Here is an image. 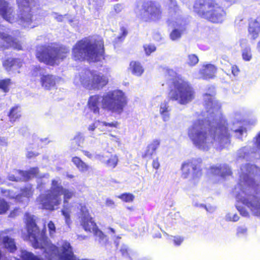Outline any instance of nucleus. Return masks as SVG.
<instances>
[{
  "instance_id": "nucleus-1",
  "label": "nucleus",
  "mask_w": 260,
  "mask_h": 260,
  "mask_svg": "<svg viewBox=\"0 0 260 260\" xmlns=\"http://www.w3.org/2000/svg\"><path fill=\"white\" fill-rule=\"evenodd\" d=\"M205 122L203 119H197L188 128V136L196 147L207 151L209 149L210 143L213 144L217 141L219 143L230 142L231 135L226 120L220 119L215 126L210 127L208 134Z\"/></svg>"
},
{
  "instance_id": "nucleus-2",
  "label": "nucleus",
  "mask_w": 260,
  "mask_h": 260,
  "mask_svg": "<svg viewBox=\"0 0 260 260\" xmlns=\"http://www.w3.org/2000/svg\"><path fill=\"white\" fill-rule=\"evenodd\" d=\"M51 187L45 193L40 194L36 201L40 205V208L50 211L57 209L61 203V196L63 195V201L68 204L69 200L75 196V192L69 189L66 188L57 180H51Z\"/></svg>"
},
{
  "instance_id": "nucleus-3",
  "label": "nucleus",
  "mask_w": 260,
  "mask_h": 260,
  "mask_svg": "<svg viewBox=\"0 0 260 260\" xmlns=\"http://www.w3.org/2000/svg\"><path fill=\"white\" fill-rule=\"evenodd\" d=\"M167 72L173 76L169 86V101H177L181 105L191 102L195 98L196 92L190 83L173 70H168Z\"/></svg>"
},
{
  "instance_id": "nucleus-4",
  "label": "nucleus",
  "mask_w": 260,
  "mask_h": 260,
  "mask_svg": "<svg viewBox=\"0 0 260 260\" xmlns=\"http://www.w3.org/2000/svg\"><path fill=\"white\" fill-rule=\"evenodd\" d=\"M193 13L212 23H221L225 20L226 12L217 0H195L192 6Z\"/></svg>"
},
{
  "instance_id": "nucleus-5",
  "label": "nucleus",
  "mask_w": 260,
  "mask_h": 260,
  "mask_svg": "<svg viewBox=\"0 0 260 260\" xmlns=\"http://www.w3.org/2000/svg\"><path fill=\"white\" fill-rule=\"evenodd\" d=\"M104 53L103 46H99L97 41L84 38L77 41L74 46L72 57L75 60L97 62L103 57Z\"/></svg>"
},
{
  "instance_id": "nucleus-6",
  "label": "nucleus",
  "mask_w": 260,
  "mask_h": 260,
  "mask_svg": "<svg viewBox=\"0 0 260 260\" xmlns=\"http://www.w3.org/2000/svg\"><path fill=\"white\" fill-rule=\"evenodd\" d=\"M237 185L240 190L251 189L252 193L247 194L241 199L242 203L249 208L252 215L260 216V190H257L258 184L254 179L250 177L249 174L242 173L239 176Z\"/></svg>"
},
{
  "instance_id": "nucleus-7",
  "label": "nucleus",
  "mask_w": 260,
  "mask_h": 260,
  "mask_svg": "<svg viewBox=\"0 0 260 260\" xmlns=\"http://www.w3.org/2000/svg\"><path fill=\"white\" fill-rule=\"evenodd\" d=\"M69 53L70 49L63 45H42L37 47L35 55L39 62L54 66L57 64V60L64 59Z\"/></svg>"
},
{
  "instance_id": "nucleus-8",
  "label": "nucleus",
  "mask_w": 260,
  "mask_h": 260,
  "mask_svg": "<svg viewBox=\"0 0 260 260\" xmlns=\"http://www.w3.org/2000/svg\"><path fill=\"white\" fill-rule=\"evenodd\" d=\"M127 104L126 98L124 93L119 90L107 92L103 96L102 108L112 112L121 113Z\"/></svg>"
},
{
  "instance_id": "nucleus-9",
  "label": "nucleus",
  "mask_w": 260,
  "mask_h": 260,
  "mask_svg": "<svg viewBox=\"0 0 260 260\" xmlns=\"http://www.w3.org/2000/svg\"><path fill=\"white\" fill-rule=\"evenodd\" d=\"M80 81L83 87L89 90H99L107 85L108 78L95 71L85 70L80 76Z\"/></svg>"
},
{
  "instance_id": "nucleus-10",
  "label": "nucleus",
  "mask_w": 260,
  "mask_h": 260,
  "mask_svg": "<svg viewBox=\"0 0 260 260\" xmlns=\"http://www.w3.org/2000/svg\"><path fill=\"white\" fill-rule=\"evenodd\" d=\"M142 19L146 22H155L160 20L162 15L161 5L154 1H145L142 5Z\"/></svg>"
},
{
  "instance_id": "nucleus-11",
  "label": "nucleus",
  "mask_w": 260,
  "mask_h": 260,
  "mask_svg": "<svg viewBox=\"0 0 260 260\" xmlns=\"http://www.w3.org/2000/svg\"><path fill=\"white\" fill-rule=\"evenodd\" d=\"M25 223L27 234L23 237L24 240L30 241L32 247L35 249L41 248V244L38 239L40 229L36 224L35 219L33 216L27 214Z\"/></svg>"
},
{
  "instance_id": "nucleus-12",
  "label": "nucleus",
  "mask_w": 260,
  "mask_h": 260,
  "mask_svg": "<svg viewBox=\"0 0 260 260\" xmlns=\"http://www.w3.org/2000/svg\"><path fill=\"white\" fill-rule=\"evenodd\" d=\"M19 16V19L22 22H32V10L34 8L39 6L38 0H16Z\"/></svg>"
},
{
  "instance_id": "nucleus-13",
  "label": "nucleus",
  "mask_w": 260,
  "mask_h": 260,
  "mask_svg": "<svg viewBox=\"0 0 260 260\" xmlns=\"http://www.w3.org/2000/svg\"><path fill=\"white\" fill-rule=\"evenodd\" d=\"M201 161L196 158H192L184 162L181 166L182 175L186 178L192 172L193 178L200 177L202 174L201 167Z\"/></svg>"
},
{
  "instance_id": "nucleus-14",
  "label": "nucleus",
  "mask_w": 260,
  "mask_h": 260,
  "mask_svg": "<svg viewBox=\"0 0 260 260\" xmlns=\"http://www.w3.org/2000/svg\"><path fill=\"white\" fill-rule=\"evenodd\" d=\"M12 48L17 51L23 50L20 41L4 32H0V50H5Z\"/></svg>"
},
{
  "instance_id": "nucleus-15",
  "label": "nucleus",
  "mask_w": 260,
  "mask_h": 260,
  "mask_svg": "<svg viewBox=\"0 0 260 260\" xmlns=\"http://www.w3.org/2000/svg\"><path fill=\"white\" fill-rule=\"evenodd\" d=\"M12 229H7L0 231V240L5 249L10 253H14L17 249L15 239L12 237Z\"/></svg>"
},
{
  "instance_id": "nucleus-16",
  "label": "nucleus",
  "mask_w": 260,
  "mask_h": 260,
  "mask_svg": "<svg viewBox=\"0 0 260 260\" xmlns=\"http://www.w3.org/2000/svg\"><path fill=\"white\" fill-rule=\"evenodd\" d=\"M0 15L4 20L11 23L16 19L14 9L4 0L0 1Z\"/></svg>"
},
{
  "instance_id": "nucleus-17",
  "label": "nucleus",
  "mask_w": 260,
  "mask_h": 260,
  "mask_svg": "<svg viewBox=\"0 0 260 260\" xmlns=\"http://www.w3.org/2000/svg\"><path fill=\"white\" fill-rule=\"evenodd\" d=\"M217 68L213 64L207 63L204 64L199 71L201 78L204 80H210L215 77Z\"/></svg>"
},
{
  "instance_id": "nucleus-18",
  "label": "nucleus",
  "mask_w": 260,
  "mask_h": 260,
  "mask_svg": "<svg viewBox=\"0 0 260 260\" xmlns=\"http://www.w3.org/2000/svg\"><path fill=\"white\" fill-rule=\"evenodd\" d=\"M260 32V18L251 20L249 22L248 27V36L251 40L258 38Z\"/></svg>"
},
{
  "instance_id": "nucleus-19",
  "label": "nucleus",
  "mask_w": 260,
  "mask_h": 260,
  "mask_svg": "<svg viewBox=\"0 0 260 260\" xmlns=\"http://www.w3.org/2000/svg\"><path fill=\"white\" fill-rule=\"evenodd\" d=\"M41 86L46 90H51L56 85V77L52 74H42L40 76Z\"/></svg>"
},
{
  "instance_id": "nucleus-20",
  "label": "nucleus",
  "mask_w": 260,
  "mask_h": 260,
  "mask_svg": "<svg viewBox=\"0 0 260 260\" xmlns=\"http://www.w3.org/2000/svg\"><path fill=\"white\" fill-rule=\"evenodd\" d=\"M160 145V141L159 140H154L151 143L148 145L146 150L142 154V157L143 158H151L153 155L155 153V151Z\"/></svg>"
},
{
  "instance_id": "nucleus-21",
  "label": "nucleus",
  "mask_w": 260,
  "mask_h": 260,
  "mask_svg": "<svg viewBox=\"0 0 260 260\" xmlns=\"http://www.w3.org/2000/svg\"><path fill=\"white\" fill-rule=\"evenodd\" d=\"M205 107L208 112L219 108L218 103L215 100L214 96L208 93L204 94Z\"/></svg>"
},
{
  "instance_id": "nucleus-22",
  "label": "nucleus",
  "mask_w": 260,
  "mask_h": 260,
  "mask_svg": "<svg viewBox=\"0 0 260 260\" xmlns=\"http://www.w3.org/2000/svg\"><path fill=\"white\" fill-rule=\"evenodd\" d=\"M10 122L14 123L21 117V109L19 105L13 106L7 114Z\"/></svg>"
},
{
  "instance_id": "nucleus-23",
  "label": "nucleus",
  "mask_w": 260,
  "mask_h": 260,
  "mask_svg": "<svg viewBox=\"0 0 260 260\" xmlns=\"http://www.w3.org/2000/svg\"><path fill=\"white\" fill-rule=\"evenodd\" d=\"M100 99V97L99 95H94L90 96L88 101V108L95 114H99L100 112L99 107Z\"/></svg>"
},
{
  "instance_id": "nucleus-24",
  "label": "nucleus",
  "mask_w": 260,
  "mask_h": 260,
  "mask_svg": "<svg viewBox=\"0 0 260 260\" xmlns=\"http://www.w3.org/2000/svg\"><path fill=\"white\" fill-rule=\"evenodd\" d=\"M80 223L84 230L86 232H91V230L96 225L91 216L81 218Z\"/></svg>"
},
{
  "instance_id": "nucleus-25",
  "label": "nucleus",
  "mask_w": 260,
  "mask_h": 260,
  "mask_svg": "<svg viewBox=\"0 0 260 260\" xmlns=\"http://www.w3.org/2000/svg\"><path fill=\"white\" fill-rule=\"evenodd\" d=\"M129 69L133 75L137 76H141L144 71L140 62L137 61H131Z\"/></svg>"
},
{
  "instance_id": "nucleus-26",
  "label": "nucleus",
  "mask_w": 260,
  "mask_h": 260,
  "mask_svg": "<svg viewBox=\"0 0 260 260\" xmlns=\"http://www.w3.org/2000/svg\"><path fill=\"white\" fill-rule=\"evenodd\" d=\"M3 65L6 70H10L15 66L20 68L22 66V63L19 58H8L4 61Z\"/></svg>"
},
{
  "instance_id": "nucleus-27",
  "label": "nucleus",
  "mask_w": 260,
  "mask_h": 260,
  "mask_svg": "<svg viewBox=\"0 0 260 260\" xmlns=\"http://www.w3.org/2000/svg\"><path fill=\"white\" fill-rule=\"evenodd\" d=\"M72 161L81 172L86 171L89 169L88 166L78 156L73 157L72 158Z\"/></svg>"
},
{
  "instance_id": "nucleus-28",
  "label": "nucleus",
  "mask_w": 260,
  "mask_h": 260,
  "mask_svg": "<svg viewBox=\"0 0 260 260\" xmlns=\"http://www.w3.org/2000/svg\"><path fill=\"white\" fill-rule=\"evenodd\" d=\"M34 191L31 186H25L20 189V193L17 196V198L21 199L22 197H25L29 199L32 196Z\"/></svg>"
},
{
  "instance_id": "nucleus-29",
  "label": "nucleus",
  "mask_w": 260,
  "mask_h": 260,
  "mask_svg": "<svg viewBox=\"0 0 260 260\" xmlns=\"http://www.w3.org/2000/svg\"><path fill=\"white\" fill-rule=\"evenodd\" d=\"M169 111L168 102H165L160 105L159 113L165 121L168 120L169 119Z\"/></svg>"
},
{
  "instance_id": "nucleus-30",
  "label": "nucleus",
  "mask_w": 260,
  "mask_h": 260,
  "mask_svg": "<svg viewBox=\"0 0 260 260\" xmlns=\"http://www.w3.org/2000/svg\"><path fill=\"white\" fill-rule=\"evenodd\" d=\"M59 249L58 247L54 245H52L50 246L48 251L47 252L48 255V260H53V259L56 258L58 257L59 260H61L59 258L60 254L58 253Z\"/></svg>"
},
{
  "instance_id": "nucleus-31",
  "label": "nucleus",
  "mask_w": 260,
  "mask_h": 260,
  "mask_svg": "<svg viewBox=\"0 0 260 260\" xmlns=\"http://www.w3.org/2000/svg\"><path fill=\"white\" fill-rule=\"evenodd\" d=\"M20 257L22 260H44L39 256L35 255L33 253L25 250L21 251ZM17 260L20 259H18Z\"/></svg>"
},
{
  "instance_id": "nucleus-32",
  "label": "nucleus",
  "mask_w": 260,
  "mask_h": 260,
  "mask_svg": "<svg viewBox=\"0 0 260 260\" xmlns=\"http://www.w3.org/2000/svg\"><path fill=\"white\" fill-rule=\"evenodd\" d=\"M118 161V156L116 154H112L106 161V165L108 168L114 169L117 165Z\"/></svg>"
},
{
  "instance_id": "nucleus-33",
  "label": "nucleus",
  "mask_w": 260,
  "mask_h": 260,
  "mask_svg": "<svg viewBox=\"0 0 260 260\" xmlns=\"http://www.w3.org/2000/svg\"><path fill=\"white\" fill-rule=\"evenodd\" d=\"M11 83V80L10 78L0 80V89L5 93L8 92Z\"/></svg>"
},
{
  "instance_id": "nucleus-34",
  "label": "nucleus",
  "mask_w": 260,
  "mask_h": 260,
  "mask_svg": "<svg viewBox=\"0 0 260 260\" xmlns=\"http://www.w3.org/2000/svg\"><path fill=\"white\" fill-rule=\"evenodd\" d=\"M10 209V205L4 199L0 198V215L6 214Z\"/></svg>"
},
{
  "instance_id": "nucleus-35",
  "label": "nucleus",
  "mask_w": 260,
  "mask_h": 260,
  "mask_svg": "<svg viewBox=\"0 0 260 260\" xmlns=\"http://www.w3.org/2000/svg\"><path fill=\"white\" fill-rule=\"evenodd\" d=\"M118 198L125 202H133L135 196L131 193H123L118 196Z\"/></svg>"
},
{
  "instance_id": "nucleus-36",
  "label": "nucleus",
  "mask_w": 260,
  "mask_h": 260,
  "mask_svg": "<svg viewBox=\"0 0 260 260\" xmlns=\"http://www.w3.org/2000/svg\"><path fill=\"white\" fill-rule=\"evenodd\" d=\"M182 30L175 28L170 34V38L173 41L180 39L182 36Z\"/></svg>"
},
{
  "instance_id": "nucleus-37",
  "label": "nucleus",
  "mask_w": 260,
  "mask_h": 260,
  "mask_svg": "<svg viewBox=\"0 0 260 260\" xmlns=\"http://www.w3.org/2000/svg\"><path fill=\"white\" fill-rule=\"evenodd\" d=\"M145 53L147 56L150 55L152 53L155 51L156 46L153 44H145L143 45Z\"/></svg>"
},
{
  "instance_id": "nucleus-38",
  "label": "nucleus",
  "mask_w": 260,
  "mask_h": 260,
  "mask_svg": "<svg viewBox=\"0 0 260 260\" xmlns=\"http://www.w3.org/2000/svg\"><path fill=\"white\" fill-rule=\"evenodd\" d=\"M188 64L190 66H194L199 62L198 57L194 54H191L188 55Z\"/></svg>"
},
{
  "instance_id": "nucleus-39",
  "label": "nucleus",
  "mask_w": 260,
  "mask_h": 260,
  "mask_svg": "<svg viewBox=\"0 0 260 260\" xmlns=\"http://www.w3.org/2000/svg\"><path fill=\"white\" fill-rule=\"evenodd\" d=\"M80 213L81 219L83 217L90 216V213L88 209L85 205L80 204Z\"/></svg>"
},
{
  "instance_id": "nucleus-40",
  "label": "nucleus",
  "mask_w": 260,
  "mask_h": 260,
  "mask_svg": "<svg viewBox=\"0 0 260 260\" xmlns=\"http://www.w3.org/2000/svg\"><path fill=\"white\" fill-rule=\"evenodd\" d=\"M242 58L245 61H249L252 57L251 50L249 47L245 48L242 53Z\"/></svg>"
},
{
  "instance_id": "nucleus-41",
  "label": "nucleus",
  "mask_w": 260,
  "mask_h": 260,
  "mask_svg": "<svg viewBox=\"0 0 260 260\" xmlns=\"http://www.w3.org/2000/svg\"><path fill=\"white\" fill-rule=\"evenodd\" d=\"M218 169L221 172L222 176H230L232 174L231 170L228 166H224L223 167H220Z\"/></svg>"
},
{
  "instance_id": "nucleus-42",
  "label": "nucleus",
  "mask_w": 260,
  "mask_h": 260,
  "mask_svg": "<svg viewBox=\"0 0 260 260\" xmlns=\"http://www.w3.org/2000/svg\"><path fill=\"white\" fill-rule=\"evenodd\" d=\"M49 234L50 237H53L56 233V227L52 221H49L48 223Z\"/></svg>"
},
{
  "instance_id": "nucleus-43",
  "label": "nucleus",
  "mask_w": 260,
  "mask_h": 260,
  "mask_svg": "<svg viewBox=\"0 0 260 260\" xmlns=\"http://www.w3.org/2000/svg\"><path fill=\"white\" fill-rule=\"evenodd\" d=\"M91 231L93 232L95 236L98 237L101 239H104L106 238V235L98 228L97 225Z\"/></svg>"
},
{
  "instance_id": "nucleus-44",
  "label": "nucleus",
  "mask_w": 260,
  "mask_h": 260,
  "mask_svg": "<svg viewBox=\"0 0 260 260\" xmlns=\"http://www.w3.org/2000/svg\"><path fill=\"white\" fill-rule=\"evenodd\" d=\"M237 210L239 212L240 214L244 217H249L250 214L248 211L243 207H238Z\"/></svg>"
},
{
  "instance_id": "nucleus-45",
  "label": "nucleus",
  "mask_w": 260,
  "mask_h": 260,
  "mask_svg": "<svg viewBox=\"0 0 260 260\" xmlns=\"http://www.w3.org/2000/svg\"><path fill=\"white\" fill-rule=\"evenodd\" d=\"M102 124L103 125L105 126H109L111 127H116L117 128L119 125V122L117 121H114L112 122H107L105 121L102 122Z\"/></svg>"
},
{
  "instance_id": "nucleus-46",
  "label": "nucleus",
  "mask_w": 260,
  "mask_h": 260,
  "mask_svg": "<svg viewBox=\"0 0 260 260\" xmlns=\"http://www.w3.org/2000/svg\"><path fill=\"white\" fill-rule=\"evenodd\" d=\"M232 73L234 76H238L240 72L239 68L237 65H233L231 67Z\"/></svg>"
},
{
  "instance_id": "nucleus-47",
  "label": "nucleus",
  "mask_w": 260,
  "mask_h": 260,
  "mask_svg": "<svg viewBox=\"0 0 260 260\" xmlns=\"http://www.w3.org/2000/svg\"><path fill=\"white\" fill-rule=\"evenodd\" d=\"M239 219V217L237 214H235L232 216L228 215L226 216V220L230 221L236 222Z\"/></svg>"
},
{
  "instance_id": "nucleus-48",
  "label": "nucleus",
  "mask_w": 260,
  "mask_h": 260,
  "mask_svg": "<svg viewBox=\"0 0 260 260\" xmlns=\"http://www.w3.org/2000/svg\"><path fill=\"white\" fill-rule=\"evenodd\" d=\"M42 70V68L40 66H36L32 69V75L34 77H37L38 73Z\"/></svg>"
},
{
  "instance_id": "nucleus-49",
  "label": "nucleus",
  "mask_w": 260,
  "mask_h": 260,
  "mask_svg": "<svg viewBox=\"0 0 260 260\" xmlns=\"http://www.w3.org/2000/svg\"><path fill=\"white\" fill-rule=\"evenodd\" d=\"M247 229L246 228L239 226L237 229V235H242L244 234L247 232Z\"/></svg>"
},
{
  "instance_id": "nucleus-50",
  "label": "nucleus",
  "mask_w": 260,
  "mask_h": 260,
  "mask_svg": "<svg viewBox=\"0 0 260 260\" xmlns=\"http://www.w3.org/2000/svg\"><path fill=\"white\" fill-rule=\"evenodd\" d=\"M18 208H16L12 210L9 215V217L10 218H15L18 215Z\"/></svg>"
},
{
  "instance_id": "nucleus-51",
  "label": "nucleus",
  "mask_w": 260,
  "mask_h": 260,
  "mask_svg": "<svg viewBox=\"0 0 260 260\" xmlns=\"http://www.w3.org/2000/svg\"><path fill=\"white\" fill-rule=\"evenodd\" d=\"M152 166L153 169L155 170H158L160 167V164L159 162L158 158L157 157L156 159L153 160Z\"/></svg>"
},
{
  "instance_id": "nucleus-52",
  "label": "nucleus",
  "mask_w": 260,
  "mask_h": 260,
  "mask_svg": "<svg viewBox=\"0 0 260 260\" xmlns=\"http://www.w3.org/2000/svg\"><path fill=\"white\" fill-rule=\"evenodd\" d=\"M183 241V238L181 237H175L173 240L174 244L177 245H180Z\"/></svg>"
},
{
  "instance_id": "nucleus-53",
  "label": "nucleus",
  "mask_w": 260,
  "mask_h": 260,
  "mask_svg": "<svg viewBox=\"0 0 260 260\" xmlns=\"http://www.w3.org/2000/svg\"><path fill=\"white\" fill-rule=\"evenodd\" d=\"M120 31H121V33H120V36L119 37V38H125L128 33L126 28L124 26L121 27Z\"/></svg>"
},
{
  "instance_id": "nucleus-54",
  "label": "nucleus",
  "mask_w": 260,
  "mask_h": 260,
  "mask_svg": "<svg viewBox=\"0 0 260 260\" xmlns=\"http://www.w3.org/2000/svg\"><path fill=\"white\" fill-rule=\"evenodd\" d=\"M120 252L123 256L129 257V250L126 247H122L120 249Z\"/></svg>"
},
{
  "instance_id": "nucleus-55",
  "label": "nucleus",
  "mask_w": 260,
  "mask_h": 260,
  "mask_svg": "<svg viewBox=\"0 0 260 260\" xmlns=\"http://www.w3.org/2000/svg\"><path fill=\"white\" fill-rule=\"evenodd\" d=\"M62 214L65 217L66 221L68 222L70 220V214L69 211L62 210L61 211Z\"/></svg>"
},
{
  "instance_id": "nucleus-56",
  "label": "nucleus",
  "mask_w": 260,
  "mask_h": 260,
  "mask_svg": "<svg viewBox=\"0 0 260 260\" xmlns=\"http://www.w3.org/2000/svg\"><path fill=\"white\" fill-rule=\"evenodd\" d=\"M77 142H83L84 141V138L83 137L81 134H78L74 138Z\"/></svg>"
},
{
  "instance_id": "nucleus-57",
  "label": "nucleus",
  "mask_w": 260,
  "mask_h": 260,
  "mask_svg": "<svg viewBox=\"0 0 260 260\" xmlns=\"http://www.w3.org/2000/svg\"><path fill=\"white\" fill-rule=\"evenodd\" d=\"M105 204L108 207H113L114 206L115 203L113 200L110 199H107L106 200Z\"/></svg>"
},
{
  "instance_id": "nucleus-58",
  "label": "nucleus",
  "mask_w": 260,
  "mask_h": 260,
  "mask_svg": "<svg viewBox=\"0 0 260 260\" xmlns=\"http://www.w3.org/2000/svg\"><path fill=\"white\" fill-rule=\"evenodd\" d=\"M8 145V142L7 139L4 137H0V146H7Z\"/></svg>"
},
{
  "instance_id": "nucleus-59",
  "label": "nucleus",
  "mask_w": 260,
  "mask_h": 260,
  "mask_svg": "<svg viewBox=\"0 0 260 260\" xmlns=\"http://www.w3.org/2000/svg\"><path fill=\"white\" fill-rule=\"evenodd\" d=\"M38 154H39L38 153H35L32 151H29L27 154V157L28 158H31L38 156Z\"/></svg>"
},
{
  "instance_id": "nucleus-60",
  "label": "nucleus",
  "mask_w": 260,
  "mask_h": 260,
  "mask_svg": "<svg viewBox=\"0 0 260 260\" xmlns=\"http://www.w3.org/2000/svg\"><path fill=\"white\" fill-rule=\"evenodd\" d=\"M82 152L84 153V154L85 156H86L87 157H88V158H90L92 157V155L90 152L86 151V150H83Z\"/></svg>"
},
{
  "instance_id": "nucleus-61",
  "label": "nucleus",
  "mask_w": 260,
  "mask_h": 260,
  "mask_svg": "<svg viewBox=\"0 0 260 260\" xmlns=\"http://www.w3.org/2000/svg\"><path fill=\"white\" fill-rule=\"evenodd\" d=\"M256 143H257V147H258V148H259L260 149V133L258 134V135L257 136Z\"/></svg>"
},
{
  "instance_id": "nucleus-62",
  "label": "nucleus",
  "mask_w": 260,
  "mask_h": 260,
  "mask_svg": "<svg viewBox=\"0 0 260 260\" xmlns=\"http://www.w3.org/2000/svg\"><path fill=\"white\" fill-rule=\"evenodd\" d=\"M243 129L242 128H241L235 130V132L238 133L240 134V135L242 136L243 135Z\"/></svg>"
},
{
  "instance_id": "nucleus-63",
  "label": "nucleus",
  "mask_w": 260,
  "mask_h": 260,
  "mask_svg": "<svg viewBox=\"0 0 260 260\" xmlns=\"http://www.w3.org/2000/svg\"><path fill=\"white\" fill-rule=\"evenodd\" d=\"M251 166H251V165H249V164H246V165L244 166V168L245 169V170H246V171H248L249 169H251Z\"/></svg>"
},
{
  "instance_id": "nucleus-64",
  "label": "nucleus",
  "mask_w": 260,
  "mask_h": 260,
  "mask_svg": "<svg viewBox=\"0 0 260 260\" xmlns=\"http://www.w3.org/2000/svg\"><path fill=\"white\" fill-rule=\"evenodd\" d=\"M224 1L228 2L231 5L237 2V0H224Z\"/></svg>"
}]
</instances>
